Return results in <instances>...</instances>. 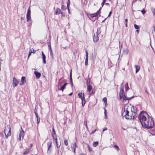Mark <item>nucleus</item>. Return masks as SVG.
I'll list each match as a JSON object with an SVG mask.
<instances>
[{"instance_id": "51", "label": "nucleus", "mask_w": 155, "mask_h": 155, "mask_svg": "<svg viewBox=\"0 0 155 155\" xmlns=\"http://www.w3.org/2000/svg\"><path fill=\"white\" fill-rule=\"evenodd\" d=\"M105 3V2H102V4H101V5H102V7L103 6V5H104V4Z\"/></svg>"}, {"instance_id": "58", "label": "nucleus", "mask_w": 155, "mask_h": 155, "mask_svg": "<svg viewBox=\"0 0 155 155\" xmlns=\"http://www.w3.org/2000/svg\"><path fill=\"white\" fill-rule=\"evenodd\" d=\"M41 54H42V56H43L44 55H45V54H44L43 52V51H42L41 52Z\"/></svg>"}, {"instance_id": "5", "label": "nucleus", "mask_w": 155, "mask_h": 155, "mask_svg": "<svg viewBox=\"0 0 155 155\" xmlns=\"http://www.w3.org/2000/svg\"><path fill=\"white\" fill-rule=\"evenodd\" d=\"M78 94L79 97L82 100V106L83 107L86 103L84 94L82 93H79Z\"/></svg>"}, {"instance_id": "35", "label": "nucleus", "mask_w": 155, "mask_h": 155, "mask_svg": "<svg viewBox=\"0 0 155 155\" xmlns=\"http://www.w3.org/2000/svg\"><path fill=\"white\" fill-rule=\"evenodd\" d=\"M141 12L143 15H144L145 14L146 12L145 9H143L141 11Z\"/></svg>"}, {"instance_id": "41", "label": "nucleus", "mask_w": 155, "mask_h": 155, "mask_svg": "<svg viewBox=\"0 0 155 155\" xmlns=\"http://www.w3.org/2000/svg\"><path fill=\"white\" fill-rule=\"evenodd\" d=\"M96 129L94 130H93L92 132L91 133V134H93L94 133L96 132Z\"/></svg>"}, {"instance_id": "34", "label": "nucleus", "mask_w": 155, "mask_h": 155, "mask_svg": "<svg viewBox=\"0 0 155 155\" xmlns=\"http://www.w3.org/2000/svg\"><path fill=\"white\" fill-rule=\"evenodd\" d=\"M33 52H32L31 50L29 51V53L28 56V59L29 58V56L31 55V54Z\"/></svg>"}, {"instance_id": "31", "label": "nucleus", "mask_w": 155, "mask_h": 155, "mask_svg": "<svg viewBox=\"0 0 155 155\" xmlns=\"http://www.w3.org/2000/svg\"><path fill=\"white\" fill-rule=\"evenodd\" d=\"M134 27L136 29H139L140 27L137 25H134Z\"/></svg>"}, {"instance_id": "43", "label": "nucleus", "mask_w": 155, "mask_h": 155, "mask_svg": "<svg viewBox=\"0 0 155 155\" xmlns=\"http://www.w3.org/2000/svg\"><path fill=\"white\" fill-rule=\"evenodd\" d=\"M48 47H51V43L50 42H49L48 43Z\"/></svg>"}, {"instance_id": "13", "label": "nucleus", "mask_w": 155, "mask_h": 155, "mask_svg": "<svg viewBox=\"0 0 155 155\" xmlns=\"http://www.w3.org/2000/svg\"><path fill=\"white\" fill-rule=\"evenodd\" d=\"M76 147V144L75 143H72L71 145V147L72 149L74 150V152H75Z\"/></svg>"}, {"instance_id": "4", "label": "nucleus", "mask_w": 155, "mask_h": 155, "mask_svg": "<svg viewBox=\"0 0 155 155\" xmlns=\"http://www.w3.org/2000/svg\"><path fill=\"white\" fill-rule=\"evenodd\" d=\"M4 133L5 135V137L6 139L8 138L11 135V127L10 125H8L6 127H5Z\"/></svg>"}, {"instance_id": "44", "label": "nucleus", "mask_w": 155, "mask_h": 155, "mask_svg": "<svg viewBox=\"0 0 155 155\" xmlns=\"http://www.w3.org/2000/svg\"><path fill=\"white\" fill-rule=\"evenodd\" d=\"M37 124H38L39 122L40 121V119L39 117L38 118V119H37Z\"/></svg>"}, {"instance_id": "24", "label": "nucleus", "mask_w": 155, "mask_h": 155, "mask_svg": "<svg viewBox=\"0 0 155 155\" xmlns=\"http://www.w3.org/2000/svg\"><path fill=\"white\" fill-rule=\"evenodd\" d=\"M103 101L105 105L107 104V99L106 97H105L103 98Z\"/></svg>"}, {"instance_id": "38", "label": "nucleus", "mask_w": 155, "mask_h": 155, "mask_svg": "<svg viewBox=\"0 0 155 155\" xmlns=\"http://www.w3.org/2000/svg\"><path fill=\"white\" fill-rule=\"evenodd\" d=\"M61 9L63 10H65V7L63 5L61 6Z\"/></svg>"}, {"instance_id": "60", "label": "nucleus", "mask_w": 155, "mask_h": 155, "mask_svg": "<svg viewBox=\"0 0 155 155\" xmlns=\"http://www.w3.org/2000/svg\"><path fill=\"white\" fill-rule=\"evenodd\" d=\"M85 126H86V128L88 130V127H87V125H86Z\"/></svg>"}, {"instance_id": "6", "label": "nucleus", "mask_w": 155, "mask_h": 155, "mask_svg": "<svg viewBox=\"0 0 155 155\" xmlns=\"http://www.w3.org/2000/svg\"><path fill=\"white\" fill-rule=\"evenodd\" d=\"M27 21H29L31 20V10L30 7L28 9L26 15Z\"/></svg>"}, {"instance_id": "7", "label": "nucleus", "mask_w": 155, "mask_h": 155, "mask_svg": "<svg viewBox=\"0 0 155 155\" xmlns=\"http://www.w3.org/2000/svg\"><path fill=\"white\" fill-rule=\"evenodd\" d=\"M24 132L22 128V127H21V130L20 131L19 137L18 138V139L19 140H22L24 138Z\"/></svg>"}, {"instance_id": "33", "label": "nucleus", "mask_w": 155, "mask_h": 155, "mask_svg": "<svg viewBox=\"0 0 155 155\" xmlns=\"http://www.w3.org/2000/svg\"><path fill=\"white\" fill-rule=\"evenodd\" d=\"M50 55L51 57H52V58H53V54L52 52V51H50Z\"/></svg>"}, {"instance_id": "57", "label": "nucleus", "mask_w": 155, "mask_h": 155, "mask_svg": "<svg viewBox=\"0 0 155 155\" xmlns=\"http://www.w3.org/2000/svg\"><path fill=\"white\" fill-rule=\"evenodd\" d=\"M127 21H128V19H125V23H127Z\"/></svg>"}, {"instance_id": "30", "label": "nucleus", "mask_w": 155, "mask_h": 155, "mask_svg": "<svg viewBox=\"0 0 155 155\" xmlns=\"http://www.w3.org/2000/svg\"><path fill=\"white\" fill-rule=\"evenodd\" d=\"M151 11H152L153 15H155V8H151Z\"/></svg>"}, {"instance_id": "17", "label": "nucleus", "mask_w": 155, "mask_h": 155, "mask_svg": "<svg viewBox=\"0 0 155 155\" xmlns=\"http://www.w3.org/2000/svg\"><path fill=\"white\" fill-rule=\"evenodd\" d=\"M92 89V86L91 85H87V90L89 92H90Z\"/></svg>"}, {"instance_id": "14", "label": "nucleus", "mask_w": 155, "mask_h": 155, "mask_svg": "<svg viewBox=\"0 0 155 155\" xmlns=\"http://www.w3.org/2000/svg\"><path fill=\"white\" fill-rule=\"evenodd\" d=\"M52 143V142L51 141H50L48 142L47 146L48 151L50 149L51 147Z\"/></svg>"}, {"instance_id": "63", "label": "nucleus", "mask_w": 155, "mask_h": 155, "mask_svg": "<svg viewBox=\"0 0 155 155\" xmlns=\"http://www.w3.org/2000/svg\"><path fill=\"white\" fill-rule=\"evenodd\" d=\"M80 155H86L84 153H81Z\"/></svg>"}, {"instance_id": "28", "label": "nucleus", "mask_w": 155, "mask_h": 155, "mask_svg": "<svg viewBox=\"0 0 155 155\" xmlns=\"http://www.w3.org/2000/svg\"><path fill=\"white\" fill-rule=\"evenodd\" d=\"M70 82H73L72 80V78L71 70V72L70 73Z\"/></svg>"}, {"instance_id": "47", "label": "nucleus", "mask_w": 155, "mask_h": 155, "mask_svg": "<svg viewBox=\"0 0 155 155\" xmlns=\"http://www.w3.org/2000/svg\"><path fill=\"white\" fill-rule=\"evenodd\" d=\"M57 147L58 148L60 146V144H58V143L56 144Z\"/></svg>"}, {"instance_id": "9", "label": "nucleus", "mask_w": 155, "mask_h": 155, "mask_svg": "<svg viewBox=\"0 0 155 155\" xmlns=\"http://www.w3.org/2000/svg\"><path fill=\"white\" fill-rule=\"evenodd\" d=\"M101 8L96 13L94 14H91L90 16L92 17H97L98 15H100L101 12Z\"/></svg>"}, {"instance_id": "32", "label": "nucleus", "mask_w": 155, "mask_h": 155, "mask_svg": "<svg viewBox=\"0 0 155 155\" xmlns=\"http://www.w3.org/2000/svg\"><path fill=\"white\" fill-rule=\"evenodd\" d=\"M104 115H105V118H106L107 117V110L105 108H104Z\"/></svg>"}, {"instance_id": "54", "label": "nucleus", "mask_w": 155, "mask_h": 155, "mask_svg": "<svg viewBox=\"0 0 155 155\" xmlns=\"http://www.w3.org/2000/svg\"><path fill=\"white\" fill-rule=\"evenodd\" d=\"M35 115H36V117H37V119H38V118H39V117H38V115L37 114H36Z\"/></svg>"}, {"instance_id": "52", "label": "nucleus", "mask_w": 155, "mask_h": 155, "mask_svg": "<svg viewBox=\"0 0 155 155\" xmlns=\"http://www.w3.org/2000/svg\"><path fill=\"white\" fill-rule=\"evenodd\" d=\"M69 5L68 6V5H67V8L68 9V10H69Z\"/></svg>"}, {"instance_id": "18", "label": "nucleus", "mask_w": 155, "mask_h": 155, "mask_svg": "<svg viewBox=\"0 0 155 155\" xmlns=\"http://www.w3.org/2000/svg\"><path fill=\"white\" fill-rule=\"evenodd\" d=\"M61 9L59 8H57L56 9V11L55 12V14L57 15V14H59L60 13L61 14Z\"/></svg>"}, {"instance_id": "8", "label": "nucleus", "mask_w": 155, "mask_h": 155, "mask_svg": "<svg viewBox=\"0 0 155 155\" xmlns=\"http://www.w3.org/2000/svg\"><path fill=\"white\" fill-rule=\"evenodd\" d=\"M18 84V81L16 78L14 77L13 78L12 81V86L14 88L16 87Z\"/></svg>"}, {"instance_id": "50", "label": "nucleus", "mask_w": 155, "mask_h": 155, "mask_svg": "<svg viewBox=\"0 0 155 155\" xmlns=\"http://www.w3.org/2000/svg\"><path fill=\"white\" fill-rule=\"evenodd\" d=\"M48 49H49V51H52V49H51V47H48Z\"/></svg>"}, {"instance_id": "15", "label": "nucleus", "mask_w": 155, "mask_h": 155, "mask_svg": "<svg viewBox=\"0 0 155 155\" xmlns=\"http://www.w3.org/2000/svg\"><path fill=\"white\" fill-rule=\"evenodd\" d=\"M67 84H68L67 83H65L59 89L58 88V90H61L62 92H63L64 89V88L66 86Z\"/></svg>"}, {"instance_id": "48", "label": "nucleus", "mask_w": 155, "mask_h": 155, "mask_svg": "<svg viewBox=\"0 0 155 155\" xmlns=\"http://www.w3.org/2000/svg\"><path fill=\"white\" fill-rule=\"evenodd\" d=\"M111 13H112V12H111V11H110V12H109V14L108 15V17H110V15H111Z\"/></svg>"}, {"instance_id": "62", "label": "nucleus", "mask_w": 155, "mask_h": 155, "mask_svg": "<svg viewBox=\"0 0 155 155\" xmlns=\"http://www.w3.org/2000/svg\"><path fill=\"white\" fill-rule=\"evenodd\" d=\"M71 86L73 87V82H71Z\"/></svg>"}, {"instance_id": "55", "label": "nucleus", "mask_w": 155, "mask_h": 155, "mask_svg": "<svg viewBox=\"0 0 155 155\" xmlns=\"http://www.w3.org/2000/svg\"><path fill=\"white\" fill-rule=\"evenodd\" d=\"M35 115H36V117H37V119H38V118H39V117H38V115L37 114H36Z\"/></svg>"}, {"instance_id": "29", "label": "nucleus", "mask_w": 155, "mask_h": 155, "mask_svg": "<svg viewBox=\"0 0 155 155\" xmlns=\"http://www.w3.org/2000/svg\"><path fill=\"white\" fill-rule=\"evenodd\" d=\"M125 90H126V91H127V90H128L129 89V87H128V83H127L125 85Z\"/></svg>"}, {"instance_id": "11", "label": "nucleus", "mask_w": 155, "mask_h": 155, "mask_svg": "<svg viewBox=\"0 0 155 155\" xmlns=\"http://www.w3.org/2000/svg\"><path fill=\"white\" fill-rule=\"evenodd\" d=\"M34 73L35 75V76L38 79L40 78L41 76V74L40 73L38 72L37 71H34Z\"/></svg>"}, {"instance_id": "19", "label": "nucleus", "mask_w": 155, "mask_h": 155, "mask_svg": "<svg viewBox=\"0 0 155 155\" xmlns=\"http://www.w3.org/2000/svg\"><path fill=\"white\" fill-rule=\"evenodd\" d=\"M97 35L95 36V35H94L93 40L94 42H97L98 40V37Z\"/></svg>"}, {"instance_id": "10", "label": "nucleus", "mask_w": 155, "mask_h": 155, "mask_svg": "<svg viewBox=\"0 0 155 155\" xmlns=\"http://www.w3.org/2000/svg\"><path fill=\"white\" fill-rule=\"evenodd\" d=\"M26 83L25 78V77L22 76L21 78V82L20 84V85H23Z\"/></svg>"}, {"instance_id": "22", "label": "nucleus", "mask_w": 155, "mask_h": 155, "mask_svg": "<svg viewBox=\"0 0 155 155\" xmlns=\"http://www.w3.org/2000/svg\"><path fill=\"white\" fill-rule=\"evenodd\" d=\"M43 61L44 64H45L46 63V61L45 60L46 56L45 55H44L42 56Z\"/></svg>"}, {"instance_id": "40", "label": "nucleus", "mask_w": 155, "mask_h": 155, "mask_svg": "<svg viewBox=\"0 0 155 155\" xmlns=\"http://www.w3.org/2000/svg\"><path fill=\"white\" fill-rule=\"evenodd\" d=\"M64 144L66 145V146H67L68 145V141L67 140H65L64 141Z\"/></svg>"}, {"instance_id": "59", "label": "nucleus", "mask_w": 155, "mask_h": 155, "mask_svg": "<svg viewBox=\"0 0 155 155\" xmlns=\"http://www.w3.org/2000/svg\"><path fill=\"white\" fill-rule=\"evenodd\" d=\"M145 91V92L149 95V94L148 93V92H147V90H146Z\"/></svg>"}, {"instance_id": "2", "label": "nucleus", "mask_w": 155, "mask_h": 155, "mask_svg": "<svg viewBox=\"0 0 155 155\" xmlns=\"http://www.w3.org/2000/svg\"><path fill=\"white\" fill-rule=\"evenodd\" d=\"M122 116L127 119H131L134 118V116L132 115V114H129V111L126 108H124V111L122 113Z\"/></svg>"}, {"instance_id": "53", "label": "nucleus", "mask_w": 155, "mask_h": 155, "mask_svg": "<svg viewBox=\"0 0 155 155\" xmlns=\"http://www.w3.org/2000/svg\"><path fill=\"white\" fill-rule=\"evenodd\" d=\"M88 148H89V151L90 152H91V149L89 147V146H88Z\"/></svg>"}, {"instance_id": "16", "label": "nucleus", "mask_w": 155, "mask_h": 155, "mask_svg": "<svg viewBox=\"0 0 155 155\" xmlns=\"http://www.w3.org/2000/svg\"><path fill=\"white\" fill-rule=\"evenodd\" d=\"M135 68H136V73H137L140 69V67L137 65H135Z\"/></svg>"}, {"instance_id": "3", "label": "nucleus", "mask_w": 155, "mask_h": 155, "mask_svg": "<svg viewBox=\"0 0 155 155\" xmlns=\"http://www.w3.org/2000/svg\"><path fill=\"white\" fill-rule=\"evenodd\" d=\"M119 96L120 98V99H123V101L124 100H130L132 98H133V97H127L125 96V93L124 90V87L122 86L120 88V93H119Z\"/></svg>"}, {"instance_id": "37", "label": "nucleus", "mask_w": 155, "mask_h": 155, "mask_svg": "<svg viewBox=\"0 0 155 155\" xmlns=\"http://www.w3.org/2000/svg\"><path fill=\"white\" fill-rule=\"evenodd\" d=\"M85 56H86V58H85L88 59V53L87 51H86Z\"/></svg>"}, {"instance_id": "20", "label": "nucleus", "mask_w": 155, "mask_h": 155, "mask_svg": "<svg viewBox=\"0 0 155 155\" xmlns=\"http://www.w3.org/2000/svg\"><path fill=\"white\" fill-rule=\"evenodd\" d=\"M63 80V78H61L59 80V82H58V87H59V86H61V84L62 83V82H61Z\"/></svg>"}, {"instance_id": "25", "label": "nucleus", "mask_w": 155, "mask_h": 155, "mask_svg": "<svg viewBox=\"0 0 155 155\" xmlns=\"http://www.w3.org/2000/svg\"><path fill=\"white\" fill-rule=\"evenodd\" d=\"M101 33V28H98L97 29V35H99Z\"/></svg>"}, {"instance_id": "23", "label": "nucleus", "mask_w": 155, "mask_h": 155, "mask_svg": "<svg viewBox=\"0 0 155 155\" xmlns=\"http://www.w3.org/2000/svg\"><path fill=\"white\" fill-rule=\"evenodd\" d=\"M29 151H30L29 149H27V150H25V151L24 152L23 154L24 155L27 154L29 152Z\"/></svg>"}, {"instance_id": "26", "label": "nucleus", "mask_w": 155, "mask_h": 155, "mask_svg": "<svg viewBox=\"0 0 155 155\" xmlns=\"http://www.w3.org/2000/svg\"><path fill=\"white\" fill-rule=\"evenodd\" d=\"M114 147L115 149L117 150V151H119V148L118 146L117 145H114Z\"/></svg>"}, {"instance_id": "42", "label": "nucleus", "mask_w": 155, "mask_h": 155, "mask_svg": "<svg viewBox=\"0 0 155 155\" xmlns=\"http://www.w3.org/2000/svg\"><path fill=\"white\" fill-rule=\"evenodd\" d=\"M70 0H68V3H67V5L68 6L70 5Z\"/></svg>"}, {"instance_id": "56", "label": "nucleus", "mask_w": 155, "mask_h": 155, "mask_svg": "<svg viewBox=\"0 0 155 155\" xmlns=\"http://www.w3.org/2000/svg\"><path fill=\"white\" fill-rule=\"evenodd\" d=\"M136 1L135 0H133L132 2V4H133V3H134Z\"/></svg>"}, {"instance_id": "49", "label": "nucleus", "mask_w": 155, "mask_h": 155, "mask_svg": "<svg viewBox=\"0 0 155 155\" xmlns=\"http://www.w3.org/2000/svg\"><path fill=\"white\" fill-rule=\"evenodd\" d=\"M107 130V128H105L103 130V131H104L105 130Z\"/></svg>"}, {"instance_id": "46", "label": "nucleus", "mask_w": 155, "mask_h": 155, "mask_svg": "<svg viewBox=\"0 0 155 155\" xmlns=\"http://www.w3.org/2000/svg\"><path fill=\"white\" fill-rule=\"evenodd\" d=\"M61 14L62 15V16H65V14L64 12H61Z\"/></svg>"}, {"instance_id": "12", "label": "nucleus", "mask_w": 155, "mask_h": 155, "mask_svg": "<svg viewBox=\"0 0 155 155\" xmlns=\"http://www.w3.org/2000/svg\"><path fill=\"white\" fill-rule=\"evenodd\" d=\"M52 137L53 139H54L55 137H57V136L55 131L54 128L53 127L52 130Z\"/></svg>"}, {"instance_id": "36", "label": "nucleus", "mask_w": 155, "mask_h": 155, "mask_svg": "<svg viewBox=\"0 0 155 155\" xmlns=\"http://www.w3.org/2000/svg\"><path fill=\"white\" fill-rule=\"evenodd\" d=\"M88 64V59L85 58V64L86 65H87Z\"/></svg>"}, {"instance_id": "64", "label": "nucleus", "mask_w": 155, "mask_h": 155, "mask_svg": "<svg viewBox=\"0 0 155 155\" xmlns=\"http://www.w3.org/2000/svg\"><path fill=\"white\" fill-rule=\"evenodd\" d=\"M72 94V92H71V93H70L69 94V95H71Z\"/></svg>"}, {"instance_id": "61", "label": "nucleus", "mask_w": 155, "mask_h": 155, "mask_svg": "<svg viewBox=\"0 0 155 155\" xmlns=\"http://www.w3.org/2000/svg\"><path fill=\"white\" fill-rule=\"evenodd\" d=\"M136 31L138 33L139 32V29H137Z\"/></svg>"}, {"instance_id": "21", "label": "nucleus", "mask_w": 155, "mask_h": 155, "mask_svg": "<svg viewBox=\"0 0 155 155\" xmlns=\"http://www.w3.org/2000/svg\"><path fill=\"white\" fill-rule=\"evenodd\" d=\"M98 144V142L97 141L94 142L93 143V146L94 147H96Z\"/></svg>"}, {"instance_id": "1", "label": "nucleus", "mask_w": 155, "mask_h": 155, "mask_svg": "<svg viewBox=\"0 0 155 155\" xmlns=\"http://www.w3.org/2000/svg\"><path fill=\"white\" fill-rule=\"evenodd\" d=\"M138 118L143 127L150 129L154 125V122L152 118L144 111L140 112Z\"/></svg>"}, {"instance_id": "27", "label": "nucleus", "mask_w": 155, "mask_h": 155, "mask_svg": "<svg viewBox=\"0 0 155 155\" xmlns=\"http://www.w3.org/2000/svg\"><path fill=\"white\" fill-rule=\"evenodd\" d=\"M86 80H87V85H90V78H88L87 79H86Z\"/></svg>"}, {"instance_id": "45", "label": "nucleus", "mask_w": 155, "mask_h": 155, "mask_svg": "<svg viewBox=\"0 0 155 155\" xmlns=\"http://www.w3.org/2000/svg\"><path fill=\"white\" fill-rule=\"evenodd\" d=\"M84 124L86 126V125H87V121L86 120H85L84 122Z\"/></svg>"}, {"instance_id": "39", "label": "nucleus", "mask_w": 155, "mask_h": 155, "mask_svg": "<svg viewBox=\"0 0 155 155\" xmlns=\"http://www.w3.org/2000/svg\"><path fill=\"white\" fill-rule=\"evenodd\" d=\"M55 141L56 144L58 143L57 139V137H55L54 139H53Z\"/></svg>"}]
</instances>
